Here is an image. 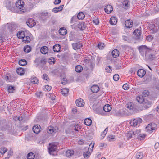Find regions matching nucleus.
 <instances>
[{
    "mask_svg": "<svg viewBox=\"0 0 159 159\" xmlns=\"http://www.w3.org/2000/svg\"><path fill=\"white\" fill-rule=\"evenodd\" d=\"M16 6L17 9L20 11L19 13H20L22 14L25 12V10L23 9L24 2L22 1L18 0L16 3Z\"/></svg>",
    "mask_w": 159,
    "mask_h": 159,
    "instance_id": "f257e3e1",
    "label": "nucleus"
},
{
    "mask_svg": "<svg viewBox=\"0 0 159 159\" xmlns=\"http://www.w3.org/2000/svg\"><path fill=\"white\" fill-rule=\"evenodd\" d=\"M149 30L151 33L154 34L157 32L159 30V25L157 23L150 24L148 26Z\"/></svg>",
    "mask_w": 159,
    "mask_h": 159,
    "instance_id": "f03ea898",
    "label": "nucleus"
},
{
    "mask_svg": "<svg viewBox=\"0 0 159 159\" xmlns=\"http://www.w3.org/2000/svg\"><path fill=\"white\" fill-rule=\"evenodd\" d=\"M127 107L130 110V112L131 114L137 112L138 111L132 102L129 103L127 104Z\"/></svg>",
    "mask_w": 159,
    "mask_h": 159,
    "instance_id": "7ed1b4c3",
    "label": "nucleus"
},
{
    "mask_svg": "<svg viewBox=\"0 0 159 159\" xmlns=\"http://www.w3.org/2000/svg\"><path fill=\"white\" fill-rule=\"evenodd\" d=\"M156 125L154 123L149 124L146 127V131L148 133H150L152 132V130L155 129Z\"/></svg>",
    "mask_w": 159,
    "mask_h": 159,
    "instance_id": "20e7f679",
    "label": "nucleus"
},
{
    "mask_svg": "<svg viewBox=\"0 0 159 159\" xmlns=\"http://www.w3.org/2000/svg\"><path fill=\"white\" fill-rule=\"evenodd\" d=\"M139 49L141 55L143 56L148 50V48L146 46L143 45L139 47ZM146 53H145L146 55Z\"/></svg>",
    "mask_w": 159,
    "mask_h": 159,
    "instance_id": "39448f33",
    "label": "nucleus"
},
{
    "mask_svg": "<svg viewBox=\"0 0 159 159\" xmlns=\"http://www.w3.org/2000/svg\"><path fill=\"white\" fill-rule=\"evenodd\" d=\"M82 44L81 42H78L72 44V46L74 49L77 50L80 48Z\"/></svg>",
    "mask_w": 159,
    "mask_h": 159,
    "instance_id": "423d86ee",
    "label": "nucleus"
},
{
    "mask_svg": "<svg viewBox=\"0 0 159 159\" xmlns=\"http://www.w3.org/2000/svg\"><path fill=\"white\" fill-rule=\"evenodd\" d=\"M27 25L30 27L31 28L35 26L36 25V23L34 20L30 18L26 22Z\"/></svg>",
    "mask_w": 159,
    "mask_h": 159,
    "instance_id": "0eeeda50",
    "label": "nucleus"
},
{
    "mask_svg": "<svg viewBox=\"0 0 159 159\" xmlns=\"http://www.w3.org/2000/svg\"><path fill=\"white\" fill-rule=\"evenodd\" d=\"M76 105L79 107H82L84 105V102L82 99L80 98L76 100L75 102Z\"/></svg>",
    "mask_w": 159,
    "mask_h": 159,
    "instance_id": "6e6552de",
    "label": "nucleus"
},
{
    "mask_svg": "<svg viewBox=\"0 0 159 159\" xmlns=\"http://www.w3.org/2000/svg\"><path fill=\"white\" fill-rule=\"evenodd\" d=\"M41 130V127L40 126L38 125H35L33 127V131L36 134L39 133Z\"/></svg>",
    "mask_w": 159,
    "mask_h": 159,
    "instance_id": "1a4fd4ad",
    "label": "nucleus"
},
{
    "mask_svg": "<svg viewBox=\"0 0 159 159\" xmlns=\"http://www.w3.org/2000/svg\"><path fill=\"white\" fill-rule=\"evenodd\" d=\"M104 10L106 13L107 14L110 13L113 10V7L111 5H108L105 6Z\"/></svg>",
    "mask_w": 159,
    "mask_h": 159,
    "instance_id": "9d476101",
    "label": "nucleus"
},
{
    "mask_svg": "<svg viewBox=\"0 0 159 159\" xmlns=\"http://www.w3.org/2000/svg\"><path fill=\"white\" fill-rule=\"evenodd\" d=\"M6 26L10 31H13L15 30V25L14 24L8 23L6 24Z\"/></svg>",
    "mask_w": 159,
    "mask_h": 159,
    "instance_id": "9b49d317",
    "label": "nucleus"
},
{
    "mask_svg": "<svg viewBox=\"0 0 159 159\" xmlns=\"http://www.w3.org/2000/svg\"><path fill=\"white\" fill-rule=\"evenodd\" d=\"M57 146L56 145L52 143L49 144V147L48 148L49 152L50 153L51 152L55 151L56 150Z\"/></svg>",
    "mask_w": 159,
    "mask_h": 159,
    "instance_id": "f8f14e48",
    "label": "nucleus"
},
{
    "mask_svg": "<svg viewBox=\"0 0 159 159\" xmlns=\"http://www.w3.org/2000/svg\"><path fill=\"white\" fill-rule=\"evenodd\" d=\"M133 22L131 20H128L125 21V26L128 28H130L132 27Z\"/></svg>",
    "mask_w": 159,
    "mask_h": 159,
    "instance_id": "ddd939ff",
    "label": "nucleus"
},
{
    "mask_svg": "<svg viewBox=\"0 0 159 159\" xmlns=\"http://www.w3.org/2000/svg\"><path fill=\"white\" fill-rule=\"evenodd\" d=\"M86 25L85 23L84 22H81L78 24L76 25V27L80 30H83L86 27Z\"/></svg>",
    "mask_w": 159,
    "mask_h": 159,
    "instance_id": "4468645a",
    "label": "nucleus"
},
{
    "mask_svg": "<svg viewBox=\"0 0 159 159\" xmlns=\"http://www.w3.org/2000/svg\"><path fill=\"white\" fill-rule=\"evenodd\" d=\"M146 74V71L143 69H139L137 72V74L138 76L140 77H143Z\"/></svg>",
    "mask_w": 159,
    "mask_h": 159,
    "instance_id": "2eb2a0df",
    "label": "nucleus"
},
{
    "mask_svg": "<svg viewBox=\"0 0 159 159\" xmlns=\"http://www.w3.org/2000/svg\"><path fill=\"white\" fill-rule=\"evenodd\" d=\"M40 17L42 20H45L49 18V16L48 13L47 12H43L41 14Z\"/></svg>",
    "mask_w": 159,
    "mask_h": 159,
    "instance_id": "dca6fc26",
    "label": "nucleus"
},
{
    "mask_svg": "<svg viewBox=\"0 0 159 159\" xmlns=\"http://www.w3.org/2000/svg\"><path fill=\"white\" fill-rule=\"evenodd\" d=\"M99 87L97 85H94L92 86L91 88V91L94 93L98 92L99 90Z\"/></svg>",
    "mask_w": 159,
    "mask_h": 159,
    "instance_id": "f3484780",
    "label": "nucleus"
},
{
    "mask_svg": "<svg viewBox=\"0 0 159 159\" xmlns=\"http://www.w3.org/2000/svg\"><path fill=\"white\" fill-rule=\"evenodd\" d=\"M30 115L28 113L26 112L25 115L24 116L21 115L19 117H17V119H20L21 118V119H28L30 118Z\"/></svg>",
    "mask_w": 159,
    "mask_h": 159,
    "instance_id": "a211bd4d",
    "label": "nucleus"
},
{
    "mask_svg": "<svg viewBox=\"0 0 159 159\" xmlns=\"http://www.w3.org/2000/svg\"><path fill=\"white\" fill-rule=\"evenodd\" d=\"M48 48L46 46L42 47L40 49V52L41 53L43 54H46L48 53Z\"/></svg>",
    "mask_w": 159,
    "mask_h": 159,
    "instance_id": "6ab92c4d",
    "label": "nucleus"
},
{
    "mask_svg": "<svg viewBox=\"0 0 159 159\" xmlns=\"http://www.w3.org/2000/svg\"><path fill=\"white\" fill-rule=\"evenodd\" d=\"M47 132L49 134H52V133H55L56 132V130L54 129L53 126H49L47 128Z\"/></svg>",
    "mask_w": 159,
    "mask_h": 159,
    "instance_id": "aec40b11",
    "label": "nucleus"
},
{
    "mask_svg": "<svg viewBox=\"0 0 159 159\" xmlns=\"http://www.w3.org/2000/svg\"><path fill=\"white\" fill-rule=\"evenodd\" d=\"M25 33L24 31H18L17 34V36L19 39H23L25 36Z\"/></svg>",
    "mask_w": 159,
    "mask_h": 159,
    "instance_id": "412c9836",
    "label": "nucleus"
},
{
    "mask_svg": "<svg viewBox=\"0 0 159 159\" xmlns=\"http://www.w3.org/2000/svg\"><path fill=\"white\" fill-rule=\"evenodd\" d=\"M117 19L116 17H111L110 19V23L111 25H115L116 24L117 22Z\"/></svg>",
    "mask_w": 159,
    "mask_h": 159,
    "instance_id": "4be33fe9",
    "label": "nucleus"
},
{
    "mask_svg": "<svg viewBox=\"0 0 159 159\" xmlns=\"http://www.w3.org/2000/svg\"><path fill=\"white\" fill-rule=\"evenodd\" d=\"M16 71L18 74L20 75H23L25 73V70L21 67L17 68L16 69Z\"/></svg>",
    "mask_w": 159,
    "mask_h": 159,
    "instance_id": "5701e85b",
    "label": "nucleus"
},
{
    "mask_svg": "<svg viewBox=\"0 0 159 159\" xmlns=\"http://www.w3.org/2000/svg\"><path fill=\"white\" fill-rule=\"evenodd\" d=\"M119 52L117 49L114 50L111 52L112 56L114 58L117 57L119 55Z\"/></svg>",
    "mask_w": 159,
    "mask_h": 159,
    "instance_id": "b1692460",
    "label": "nucleus"
},
{
    "mask_svg": "<svg viewBox=\"0 0 159 159\" xmlns=\"http://www.w3.org/2000/svg\"><path fill=\"white\" fill-rule=\"evenodd\" d=\"M61 47L60 45L56 44L54 45L53 47V49L54 52H58L60 51Z\"/></svg>",
    "mask_w": 159,
    "mask_h": 159,
    "instance_id": "393cba45",
    "label": "nucleus"
},
{
    "mask_svg": "<svg viewBox=\"0 0 159 159\" xmlns=\"http://www.w3.org/2000/svg\"><path fill=\"white\" fill-rule=\"evenodd\" d=\"M59 32L60 34L62 35H65L67 33L66 30L64 28H60L59 30Z\"/></svg>",
    "mask_w": 159,
    "mask_h": 159,
    "instance_id": "a878e982",
    "label": "nucleus"
},
{
    "mask_svg": "<svg viewBox=\"0 0 159 159\" xmlns=\"http://www.w3.org/2000/svg\"><path fill=\"white\" fill-rule=\"evenodd\" d=\"M111 109V107L109 104L106 105L103 107V110L105 112H109Z\"/></svg>",
    "mask_w": 159,
    "mask_h": 159,
    "instance_id": "bb28decb",
    "label": "nucleus"
},
{
    "mask_svg": "<svg viewBox=\"0 0 159 159\" xmlns=\"http://www.w3.org/2000/svg\"><path fill=\"white\" fill-rule=\"evenodd\" d=\"M133 34L136 36V39H139L140 36V30L137 29L133 32Z\"/></svg>",
    "mask_w": 159,
    "mask_h": 159,
    "instance_id": "cd10ccee",
    "label": "nucleus"
},
{
    "mask_svg": "<svg viewBox=\"0 0 159 159\" xmlns=\"http://www.w3.org/2000/svg\"><path fill=\"white\" fill-rule=\"evenodd\" d=\"M69 91V89L66 88H63L61 91L62 94L65 96L68 93Z\"/></svg>",
    "mask_w": 159,
    "mask_h": 159,
    "instance_id": "c85d7f7f",
    "label": "nucleus"
},
{
    "mask_svg": "<svg viewBox=\"0 0 159 159\" xmlns=\"http://www.w3.org/2000/svg\"><path fill=\"white\" fill-rule=\"evenodd\" d=\"M23 41L25 43H28L30 41V39L28 36H27L25 34V36L22 39Z\"/></svg>",
    "mask_w": 159,
    "mask_h": 159,
    "instance_id": "c756f323",
    "label": "nucleus"
},
{
    "mask_svg": "<svg viewBox=\"0 0 159 159\" xmlns=\"http://www.w3.org/2000/svg\"><path fill=\"white\" fill-rule=\"evenodd\" d=\"M123 4L125 8H129L130 6L129 2V0H124L123 2Z\"/></svg>",
    "mask_w": 159,
    "mask_h": 159,
    "instance_id": "7c9ffc66",
    "label": "nucleus"
},
{
    "mask_svg": "<svg viewBox=\"0 0 159 159\" xmlns=\"http://www.w3.org/2000/svg\"><path fill=\"white\" fill-rule=\"evenodd\" d=\"M77 18L80 20H82L85 17V15L82 12H79L77 16Z\"/></svg>",
    "mask_w": 159,
    "mask_h": 159,
    "instance_id": "2f4dec72",
    "label": "nucleus"
},
{
    "mask_svg": "<svg viewBox=\"0 0 159 159\" xmlns=\"http://www.w3.org/2000/svg\"><path fill=\"white\" fill-rule=\"evenodd\" d=\"M136 156L137 159H142L143 157V155L142 152H138L136 154Z\"/></svg>",
    "mask_w": 159,
    "mask_h": 159,
    "instance_id": "473e14b6",
    "label": "nucleus"
},
{
    "mask_svg": "<svg viewBox=\"0 0 159 159\" xmlns=\"http://www.w3.org/2000/svg\"><path fill=\"white\" fill-rule=\"evenodd\" d=\"M34 157L35 155L32 152L29 153L27 156V159H34Z\"/></svg>",
    "mask_w": 159,
    "mask_h": 159,
    "instance_id": "72a5a7b5",
    "label": "nucleus"
},
{
    "mask_svg": "<svg viewBox=\"0 0 159 159\" xmlns=\"http://www.w3.org/2000/svg\"><path fill=\"white\" fill-rule=\"evenodd\" d=\"M74 154V151L70 150H68L66 153V156L68 157H70Z\"/></svg>",
    "mask_w": 159,
    "mask_h": 159,
    "instance_id": "f704fd0d",
    "label": "nucleus"
},
{
    "mask_svg": "<svg viewBox=\"0 0 159 159\" xmlns=\"http://www.w3.org/2000/svg\"><path fill=\"white\" fill-rule=\"evenodd\" d=\"M19 64L21 66H24L27 64V61L25 59H21L19 61Z\"/></svg>",
    "mask_w": 159,
    "mask_h": 159,
    "instance_id": "c9c22d12",
    "label": "nucleus"
},
{
    "mask_svg": "<svg viewBox=\"0 0 159 159\" xmlns=\"http://www.w3.org/2000/svg\"><path fill=\"white\" fill-rule=\"evenodd\" d=\"M31 50V48L30 46L27 45L24 48V51L25 52L29 53Z\"/></svg>",
    "mask_w": 159,
    "mask_h": 159,
    "instance_id": "e433bc0d",
    "label": "nucleus"
},
{
    "mask_svg": "<svg viewBox=\"0 0 159 159\" xmlns=\"http://www.w3.org/2000/svg\"><path fill=\"white\" fill-rule=\"evenodd\" d=\"M75 69L77 72H80L83 70V68L80 65H77L75 66Z\"/></svg>",
    "mask_w": 159,
    "mask_h": 159,
    "instance_id": "4c0bfd02",
    "label": "nucleus"
},
{
    "mask_svg": "<svg viewBox=\"0 0 159 159\" xmlns=\"http://www.w3.org/2000/svg\"><path fill=\"white\" fill-rule=\"evenodd\" d=\"M138 120H131L130 122L131 125L136 126L138 124Z\"/></svg>",
    "mask_w": 159,
    "mask_h": 159,
    "instance_id": "58836bf2",
    "label": "nucleus"
},
{
    "mask_svg": "<svg viewBox=\"0 0 159 159\" xmlns=\"http://www.w3.org/2000/svg\"><path fill=\"white\" fill-rule=\"evenodd\" d=\"M133 135H134V131L132 130L128 132L127 134V136L129 139L131 138Z\"/></svg>",
    "mask_w": 159,
    "mask_h": 159,
    "instance_id": "ea45409f",
    "label": "nucleus"
},
{
    "mask_svg": "<svg viewBox=\"0 0 159 159\" xmlns=\"http://www.w3.org/2000/svg\"><path fill=\"white\" fill-rule=\"evenodd\" d=\"M43 88L44 91H49L51 90L52 87L49 85H47L44 86Z\"/></svg>",
    "mask_w": 159,
    "mask_h": 159,
    "instance_id": "a19ab883",
    "label": "nucleus"
},
{
    "mask_svg": "<svg viewBox=\"0 0 159 159\" xmlns=\"http://www.w3.org/2000/svg\"><path fill=\"white\" fill-rule=\"evenodd\" d=\"M84 122L85 125L90 126L92 124V120H84Z\"/></svg>",
    "mask_w": 159,
    "mask_h": 159,
    "instance_id": "79ce46f5",
    "label": "nucleus"
},
{
    "mask_svg": "<svg viewBox=\"0 0 159 159\" xmlns=\"http://www.w3.org/2000/svg\"><path fill=\"white\" fill-rule=\"evenodd\" d=\"M123 39L125 41L129 42L130 41V37L125 36H123Z\"/></svg>",
    "mask_w": 159,
    "mask_h": 159,
    "instance_id": "37998d69",
    "label": "nucleus"
},
{
    "mask_svg": "<svg viewBox=\"0 0 159 159\" xmlns=\"http://www.w3.org/2000/svg\"><path fill=\"white\" fill-rule=\"evenodd\" d=\"M108 139L110 142L113 141V140L115 139V136L113 135H109L108 136Z\"/></svg>",
    "mask_w": 159,
    "mask_h": 159,
    "instance_id": "c03bdc74",
    "label": "nucleus"
},
{
    "mask_svg": "<svg viewBox=\"0 0 159 159\" xmlns=\"http://www.w3.org/2000/svg\"><path fill=\"white\" fill-rule=\"evenodd\" d=\"M90 154V152L88 150L86 152L83 153V156L84 158H88Z\"/></svg>",
    "mask_w": 159,
    "mask_h": 159,
    "instance_id": "a18cd8bd",
    "label": "nucleus"
},
{
    "mask_svg": "<svg viewBox=\"0 0 159 159\" xmlns=\"http://www.w3.org/2000/svg\"><path fill=\"white\" fill-rule=\"evenodd\" d=\"M31 82L34 84L38 83L39 81L37 77H34L31 80Z\"/></svg>",
    "mask_w": 159,
    "mask_h": 159,
    "instance_id": "49530a36",
    "label": "nucleus"
},
{
    "mask_svg": "<svg viewBox=\"0 0 159 159\" xmlns=\"http://www.w3.org/2000/svg\"><path fill=\"white\" fill-rule=\"evenodd\" d=\"M35 95L38 98H41L43 96V93L41 92H37L35 93Z\"/></svg>",
    "mask_w": 159,
    "mask_h": 159,
    "instance_id": "de8ad7c7",
    "label": "nucleus"
},
{
    "mask_svg": "<svg viewBox=\"0 0 159 159\" xmlns=\"http://www.w3.org/2000/svg\"><path fill=\"white\" fill-rule=\"evenodd\" d=\"M14 90V87L11 86H9L8 88V91L10 93H13Z\"/></svg>",
    "mask_w": 159,
    "mask_h": 159,
    "instance_id": "09e8293b",
    "label": "nucleus"
},
{
    "mask_svg": "<svg viewBox=\"0 0 159 159\" xmlns=\"http://www.w3.org/2000/svg\"><path fill=\"white\" fill-rule=\"evenodd\" d=\"M105 46L104 44L102 43H100L98 45V47L100 49H103Z\"/></svg>",
    "mask_w": 159,
    "mask_h": 159,
    "instance_id": "8fccbe9b",
    "label": "nucleus"
},
{
    "mask_svg": "<svg viewBox=\"0 0 159 159\" xmlns=\"http://www.w3.org/2000/svg\"><path fill=\"white\" fill-rule=\"evenodd\" d=\"M102 109L101 108H98L96 110V112L98 114H102Z\"/></svg>",
    "mask_w": 159,
    "mask_h": 159,
    "instance_id": "3c124183",
    "label": "nucleus"
},
{
    "mask_svg": "<svg viewBox=\"0 0 159 159\" xmlns=\"http://www.w3.org/2000/svg\"><path fill=\"white\" fill-rule=\"evenodd\" d=\"M149 94V92L148 91L144 90L143 92V95L144 97L148 96Z\"/></svg>",
    "mask_w": 159,
    "mask_h": 159,
    "instance_id": "603ef678",
    "label": "nucleus"
},
{
    "mask_svg": "<svg viewBox=\"0 0 159 159\" xmlns=\"http://www.w3.org/2000/svg\"><path fill=\"white\" fill-rule=\"evenodd\" d=\"M114 80L115 81H117L119 79V76L118 74H116L113 77Z\"/></svg>",
    "mask_w": 159,
    "mask_h": 159,
    "instance_id": "864d4df0",
    "label": "nucleus"
},
{
    "mask_svg": "<svg viewBox=\"0 0 159 159\" xmlns=\"http://www.w3.org/2000/svg\"><path fill=\"white\" fill-rule=\"evenodd\" d=\"M112 67L110 66H108L106 67L105 70L107 72H111L112 70Z\"/></svg>",
    "mask_w": 159,
    "mask_h": 159,
    "instance_id": "5fc2aeb1",
    "label": "nucleus"
},
{
    "mask_svg": "<svg viewBox=\"0 0 159 159\" xmlns=\"http://www.w3.org/2000/svg\"><path fill=\"white\" fill-rule=\"evenodd\" d=\"M42 78L43 79L46 80V81H48L49 79V78L48 75L46 74H43V75Z\"/></svg>",
    "mask_w": 159,
    "mask_h": 159,
    "instance_id": "6e6d98bb",
    "label": "nucleus"
},
{
    "mask_svg": "<svg viewBox=\"0 0 159 159\" xmlns=\"http://www.w3.org/2000/svg\"><path fill=\"white\" fill-rule=\"evenodd\" d=\"M74 127H75L74 130L75 131H78L79 129H80V126L78 124H75L74 125Z\"/></svg>",
    "mask_w": 159,
    "mask_h": 159,
    "instance_id": "4d7b16f0",
    "label": "nucleus"
},
{
    "mask_svg": "<svg viewBox=\"0 0 159 159\" xmlns=\"http://www.w3.org/2000/svg\"><path fill=\"white\" fill-rule=\"evenodd\" d=\"M128 86L127 84H125L123 85L122 88L125 90H127L129 89Z\"/></svg>",
    "mask_w": 159,
    "mask_h": 159,
    "instance_id": "13d9d810",
    "label": "nucleus"
},
{
    "mask_svg": "<svg viewBox=\"0 0 159 159\" xmlns=\"http://www.w3.org/2000/svg\"><path fill=\"white\" fill-rule=\"evenodd\" d=\"M64 5H61L59 6L58 7H57V10L58 12H59L61 11L63 9Z\"/></svg>",
    "mask_w": 159,
    "mask_h": 159,
    "instance_id": "bf43d9fd",
    "label": "nucleus"
},
{
    "mask_svg": "<svg viewBox=\"0 0 159 159\" xmlns=\"http://www.w3.org/2000/svg\"><path fill=\"white\" fill-rule=\"evenodd\" d=\"M93 22L96 25H98L99 24V20L98 18H97L93 20Z\"/></svg>",
    "mask_w": 159,
    "mask_h": 159,
    "instance_id": "052dcab7",
    "label": "nucleus"
},
{
    "mask_svg": "<svg viewBox=\"0 0 159 159\" xmlns=\"http://www.w3.org/2000/svg\"><path fill=\"white\" fill-rule=\"evenodd\" d=\"M94 143L93 144L92 143L90 144L89 146V147L88 148V150L90 149L91 151H92L94 146Z\"/></svg>",
    "mask_w": 159,
    "mask_h": 159,
    "instance_id": "680f3d73",
    "label": "nucleus"
},
{
    "mask_svg": "<svg viewBox=\"0 0 159 159\" xmlns=\"http://www.w3.org/2000/svg\"><path fill=\"white\" fill-rule=\"evenodd\" d=\"M145 137V135L143 134H140L138 138L140 140H143Z\"/></svg>",
    "mask_w": 159,
    "mask_h": 159,
    "instance_id": "e2e57ef3",
    "label": "nucleus"
},
{
    "mask_svg": "<svg viewBox=\"0 0 159 159\" xmlns=\"http://www.w3.org/2000/svg\"><path fill=\"white\" fill-rule=\"evenodd\" d=\"M40 62L41 63L45 64L46 62V60L45 58H42Z\"/></svg>",
    "mask_w": 159,
    "mask_h": 159,
    "instance_id": "0e129e2a",
    "label": "nucleus"
},
{
    "mask_svg": "<svg viewBox=\"0 0 159 159\" xmlns=\"http://www.w3.org/2000/svg\"><path fill=\"white\" fill-rule=\"evenodd\" d=\"M155 57V55L153 54H150L149 56V58L151 60H152L154 59V58Z\"/></svg>",
    "mask_w": 159,
    "mask_h": 159,
    "instance_id": "69168bd1",
    "label": "nucleus"
},
{
    "mask_svg": "<svg viewBox=\"0 0 159 159\" xmlns=\"http://www.w3.org/2000/svg\"><path fill=\"white\" fill-rule=\"evenodd\" d=\"M77 19L76 16H73L71 18V23L74 22V21H76V20Z\"/></svg>",
    "mask_w": 159,
    "mask_h": 159,
    "instance_id": "338daca9",
    "label": "nucleus"
},
{
    "mask_svg": "<svg viewBox=\"0 0 159 159\" xmlns=\"http://www.w3.org/2000/svg\"><path fill=\"white\" fill-rule=\"evenodd\" d=\"M146 116L147 118L148 119H152L153 118V116L152 114H149L148 115H147Z\"/></svg>",
    "mask_w": 159,
    "mask_h": 159,
    "instance_id": "774afa93",
    "label": "nucleus"
}]
</instances>
